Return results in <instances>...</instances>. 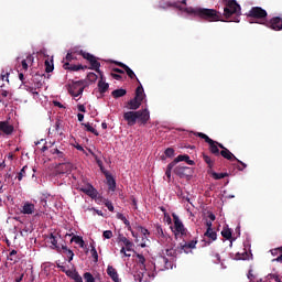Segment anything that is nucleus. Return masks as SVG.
<instances>
[{
    "mask_svg": "<svg viewBox=\"0 0 282 282\" xmlns=\"http://www.w3.org/2000/svg\"><path fill=\"white\" fill-rule=\"evenodd\" d=\"M78 56H83L85 61H88L90 65L89 69H94V72H97V74L102 76V72H100V62H98L96 56L91 55V53H87L83 50L69 51L62 61L63 69L68 72H80V69H87V66H84L83 64H74V61H78Z\"/></svg>",
    "mask_w": 282,
    "mask_h": 282,
    "instance_id": "1",
    "label": "nucleus"
},
{
    "mask_svg": "<svg viewBox=\"0 0 282 282\" xmlns=\"http://www.w3.org/2000/svg\"><path fill=\"white\" fill-rule=\"evenodd\" d=\"M184 12H187V14H194V17H198V19H203V21H208L209 23L221 21V13L215 9L189 7L185 8Z\"/></svg>",
    "mask_w": 282,
    "mask_h": 282,
    "instance_id": "2",
    "label": "nucleus"
},
{
    "mask_svg": "<svg viewBox=\"0 0 282 282\" xmlns=\"http://www.w3.org/2000/svg\"><path fill=\"white\" fill-rule=\"evenodd\" d=\"M123 120H126L128 127H135V124L144 126L151 120V112L147 108L137 111H127L123 113Z\"/></svg>",
    "mask_w": 282,
    "mask_h": 282,
    "instance_id": "3",
    "label": "nucleus"
},
{
    "mask_svg": "<svg viewBox=\"0 0 282 282\" xmlns=\"http://www.w3.org/2000/svg\"><path fill=\"white\" fill-rule=\"evenodd\" d=\"M224 17L225 19H231L234 23H239V17L241 15V6L237 3V0H225ZM234 17V18H232Z\"/></svg>",
    "mask_w": 282,
    "mask_h": 282,
    "instance_id": "4",
    "label": "nucleus"
},
{
    "mask_svg": "<svg viewBox=\"0 0 282 282\" xmlns=\"http://www.w3.org/2000/svg\"><path fill=\"white\" fill-rule=\"evenodd\" d=\"M195 135H197V138H200L202 140H205V142L207 144H209V152L215 155L216 158H219L221 151H219V148H218V142L210 139V137H208L206 133L204 132H197L195 133Z\"/></svg>",
    "mask_w": 282,
    "mask_h": 282,
    "instance_id": "5",
    "label": "nucleus"
},
{
    "mask_svg": "<svg viewBox=\"0 0 282 282\" xmlns=\"http://www.w3.org/2000/svg\"><path fill=\"white\" fill-rule=\"evenodd\" d=\"M154 270H159V272H164V270H173V261L169 260V258L164 256H160L154 262Z\"/></svg>",
    "mask_w": 282,
    "mask_h": 282,
    "instance_id": "6",
    "label": "nucleus"
},
{
    "mask_svg": "<svg viewBox=\"0 0 282 282\" xmlns=\"http://www.w3.org/2000/svg\"><path fill=\"white\" fill-rule=\"evenodd\" d=\"M247 17H248V19H254L256 21H263V20L268 19V11H265L261 7H252L249 10Z\"/></svg>",
    "mask_w": 282,
    "mask_h": 282,
    "instance_id": "7",
    "label": "nucleus"
},
{
    "mask_svg": "<svg viewBox=\"0 0 282 282\" xmlns=\"http://www.w3.org/2000/svg\"><path fill=\"white\" fill-rule=\"evenodd\" d=\"M173 219H174V235L175 238L177 239V236L181 235V237H186L188 235V229L184 227V223L180 220V217L175 214H173Z\"/></svg>",
    "mask_w": 282,
    "mask_h": 282,
    "instance_id": "8",
    "label": "nucleus"
},
{
    "mask_svg": "<svg viewBox=\"0 0 282 282\" xmlns=\"http://www.w3.org/2000/svg\"><path fill=\"white\" fill-rule=\"evenodd\" d=\"M83 91H85V82L78 80L74 82L68 86V94L74 96V98H78V96H83Z\"/></svg>",
    "mask_w": 282,
    "mask_h": 282,
    "instance_id": "9",
    "label": "nucleus"
},
{
    "mask_svg": "<svg viewBox=\"0 0 282 282\" xmlns=\"http://www.w3.org/2000/svg\"><path fill=\"white\" fill-rule=\"evenodd\" d=\"M220 155L221 158H224L225 160H229V162H238V164H241V166H238V171H243V169H247V164L243 163L241 160L237 159V156H235V154H232V152H230V150H221L220 151Z\"/></svg>",
    "mask_w": 282,
    "mask_h": 282,
    "instance_id": "10",
    "label": "nucleus"
},
{
    "mask_svg": "<svg viewBox=\"0 0 282 282\" xmlns=\"http://www.w3.org/2000/svg\"><path fill=\"white\" fill-rule=\"evenodd\" d=\"M174 173L181 178L193 177V167L178 165L174 169Z\"/></svg>",
    "mask_w": 282,
    "mask_h": 282,
    "instance_id": "11",
    "label": "nucleus"
},
{
    "mask_svg": "<svg viewBox=\"0 0 282 282\" xmlns=\"http://www.w3.org/2000/svg\"><path fill=\"white\" fill-rule=\"evenodd\" d=\"M262 25H265L267 28H270L271 30H274L275 32H281V30H282V18L281 17H274L269 22L262 23Z\"/></svg>",
    "mask_w": 282,
    "mask_h": 282,
    "instance_id": "12",
    "label": "nucleus"
},
{
    "mask_svg": "<svg viewBox=\"0 0 282 282\" xmlns=\"http://www.w3.org/2000/svg\"><path fill=\"white\" fill-rule=\"evenodd\" d=\"M80 191L91 199H102V197H98V189H96L91 184H88L86 187H82Z\"/></svg>",
    "mask_w": 282,
    "mask_h": 282,
    "instance_id": "13",
    "label": "nucleus"
},
{
    "mask_svg": "<svg viewBox=\"0 0 282 282\" xmlns=\"http://www.w3.org/2000/svg\"><path fill=\"white\" fill-rule=\"evenodd\" d=\"M115 64H117L118 67H121V69H123L126 72L127 76L129 78H131V80H133V78H135L137 83L140 84V79H138L133 69H131L127 64H124L122 62H115Z\"/></svg>",
    "mask_w": 282,
    "mask_h": 282,
    "instance_id": "14",
    "label": "nucleus"
},
{
    "mask_svg": "<svg viewBox=\"0 0 282 282\" xmlns=\"http://www.w3.org/2000/svg\"><path fill=\"white\" fill-rule=\"evenodd\" d=\"M43 80H45V75L36 73L32 76L29 85H34L35 89H41V87H43Z\"/></svg>",
    "mask_w": 282,
    "mask_h": 282,
    "instance_id": "15",
    "label": "nucleus"
},
{
    "mask_svg": "<svg viewBox=\"0 0 282 282\" xmlns=\"http://www.w3.org/2000/svg\"><path fill=\"white\" fill-rule=\"evenodd\" d=\"M140 107H142V101H140V99L137 97L130 99L126 104V109H129L130 111H138V109H140Z\"/></svg>",
    "mask_w": 282,
    "mask_h": 282,
    "instance_id": "16",
    "label": "nucleus"
},
{
    "mask_svg": "<svg viewBox=\"0 0 282 282\" xmlns=\"http://www.w3.org/2000/svg\"><path fill=\"white\" fill-rule=\"evenodd\" d=\"M178 162H186L189 166H195V161L191 160L188 154H180L172 161L174 165L178 164Z\"/></svg>",
    "mask_w": 282,
    "mask_h": 282,
    "instance_id": "17",
    "label": "nucleus"
},
{
    "mask_svg": "<svg viewBox=\"0 0 282 282\" xmlns=\"http://www.w3.org/2000/svg\"><path fill=\"white\" fill-rule=\"evenodd\" d=\"M50 153L52 155H55V158L57 160H59L61 162H65V149L52 147L51 150H50Z\"/></svg>",
    "mask_w": 282,
    "mask_h": 282,
    "instance_id": "18",
    "label": "nucleus"
},
{
    "mask_svg": "<svg viewBox=\"0 0 282 282\" xmlns=\"http://www.w3.org/2000/svg\"><path fill=\"white\" fill-rule=\"evenodd\" d=\"M34 210H36L34 204L30 202H25L21 207L20 213L22 215H34Z\"/></svg>",
    "mask_w": 282,
    "mask_h": 282,
    "instance_id": "19",
    "label": "nucleus"
},
{
    "mask_svg": "<svg viewBox=\"0 0 282 282\" xmlns=\"http://www.w3.org/2000/svg\"><path fill=\"white\" fill-rule=\"evenodd\" d=\"M196 246H197V240H192L189 242H185L184 245L180 243V254H182V252H185V254H188V250L195 249Z\"/></svg>",
    "mask_w": 282,
    "mask_h": 282,
    "instance_id": "20",
    "label": "nucleus"
},
{
    "mask_svg": "<svg viewBox=\"0 0 282 282\" xmlns=\"http://www.w3.org/2000/svg\"><path fill=\"white\" fill-rule=\"evenodd\" d=\"M0 131L6 133V135H12L14 132V127L9 124L8 121H0Z\"/></svg>",
    "mask_w": 282,
    "mask_h": 282,
    "instance_id": "21",
    "label": "nucleus"
},
{
    "mask_svg": "<svg viewBox=\"0 0 282 282\" xmlns=\"http://www.w3.org/2000/svg\"><path fill=\"white\" fill-rule=\"evenodd\" d=\"M105 177H106V182H107V186H108L109 191H111V193H115L116 192V178H113V176L110 173H106Z\"/></svg>",
    "mask_w": 282,
    "mask_h": 282,
    "instance_id": "22",
    "label": "nucleus"
},
{
    "mask_svg": "<svg viewBox=\"0 0 282 282\" xmlns=\"http://www.w3.org/2000/svg\"><path fill=\"white\" fill-rule=\"evenodd\" d=\"M107 274L113 282H120V278L118 276V271L112 265H108Z\"/></svg>",
    "mask_w": 282,
    "mask_h": 282,
    "instance_id": "23",
    "label": "nucleus"
},
{
    "mask_svg": "<svg viewBox=\"0 0 282 282\" xmlns=\"http://www.w3.org/2000/svg\"><path fill=\"white\" fill-rule=\"evenodd\" d=\"M271 254L272 257H276L272 260L273 263L274 261H276L278 263H282V247L271 249Z\"/></svg>",
    "mask_w": 282,
    "mask_h": 282,
    "instance_id": "24",
    "label": "nucleus"
},
{
    "mask_svg": "<svg viewBox=\"0 0 282 282\" xmlns=\"http://www.w3.org/2000/svg\"><path fill=\"white\" fill-rule=\"evenodd\" d=\"M34 63V56L33 55H28L25 59H22L21 65H22V69H24V72H28L30 65H33Z\"/></svg>",
    "mask_w": 282,
    "mask_h": 282,
    "instance_id": "25",
    "label": "nucleus"
},
{
    "mask_svg": "<svg viewBox=\"0 0 282 282\" xmlns=\"http://www.w3.org/2000/svg\"><path fill=\"white\" fill-rule=\"evenodd\" d=\"M166 257H171L172 261H175L177 259V254H180V247L174 249L173 247L165 249Z\"/></svg>",
    "mask_w": 282,
    "mask_h": 282,
    "instance_id": "26",
    "label": "nucleus"
},
{
    "mask_svg": "<svg viewBox=\"0 0 282 282\" xmlns=\"http://www.w3.org/2000/svg\"><path fill=\"white\" fill-rule=\"evenodd\" d=\"M145 96L147 95L144 94V87H142V84H139V86L135 89L134 98H138L141 102H143Z\"/></svg>",
    "mask_w": 282,
    "mask_h": 282,
    "instance_id": "27",
    "label": "nucleus"
},
{
    "mask_svg": "<svg viewBox=\"0 0 282 282\" xmlns=\"http://www.w3.org/2000/svg\"><path fill=\"white\" fill-rule=\"evenodd\" d=\"M119 241H121V243H124L127 252H131L133 248V242L128 240V238L122 235H119Z\"/></svg>",
    "mask_w": 282,
    "mask_h": 282,
    "instance_id": "28",
    "label": "nucleus"
},
{
    "mask_svg": "<svg viewBox=\"0 0 282 282\" xmlns=\"http://www.w3.org/2000/svg\"><path fill=\"white\" fill-rule=\"evenodd\" d=\"M203 160L205 164H207V167L209 169L208 171H213L215 166V159L210 158L208 154L203 153Z\"/></svg>",
    "mask_w": 282,
    "mask_h": 282,
    "instance_id": "29",
    "label": "nucleus"
},
{
    "mask_svg": "<svg viewBox=\"0 0 282 282\" xmlns=\"http://www.w3.org/2000/svg\"><path fill=\"white\" fill-rule=\"evenodd\" d=\"M74 165H72V163L66 162V163H61L58 169H59V173L65 174V173H72V169Z\"/></svg>",
    "mask_w": 282,
    "mask_h": 282,
    "instance_id": "30",
    "label": "nucleus"
},
{
    "mask_svg": "<svg viewBox=\"0 0 282 282\" xmlns=\"http://www.w3.org/2000/svg\"><path fill=\"white\" fill-rule=\"evenodd\" d=\"M156 235H158V237H159V239L161 240V241H164V239L166 240V241H171V237H169V236H166L165 234H164V229H162V226H160V225H158L156 226Z\"/></svg>",
    "mask_w": 282,
    "mask_h": 282,
    "instance_id": "31",
    "label": "nucleus"
},
{
    "mask_svg": "<svg viewBox=\"0 0 282 282\" xmlns=\"http://www.w3.org/2000/svg\"><path fill=\"white\" fill-rule=\"evenodd\" d=\"M112 98L118 99V98H123V96H127V89L124 88H119V89H115L111 93Z\"/></svg>",
    "mask_w": 282,
    "mask_h": 282,
    "instance_id": "32",
    "label": "nucleus"
},
{
    "mask_svg": "<svg viewBox=\"0 0 282 282\" xmlns=\"http://www.w3.org/2000/svg\"><path fill=\"white\" fill-rule=\"evenodd\" d=\"M98 89H99V93L101 94H107V91L109 90V84L102 80V77L98 82Z\"/></svg>",
    "mask_w": 282,
    "mask_h": 282,
    "instance_id": "33",
    "label": "nucleus"
},
{
    "mask_svg": "<svg viewBox=\"0 0 282 282\" xmlns=\"http://www.w3.org/2000/svg\"><path fill=\"white\" fill-rule=\"evenodd\" d=\"M236 259H238L239 261H250V259H252V253L243 251L242 253H237Z\"/></svg>",
    "mask_w": 282,
    "mask_h": 282,
    "instance_id": "34",
    "label": "nucleus"
},
{
    "mask_svg": "<svg viewBox=\"0 0 282 282\" xmlns=\"http://www.w3.org/2000/svg\"><path fill=\"white\" fill-rule=\"evenodd\" d=\"M209 175H212V177L214 180H224V177H228L230 174L228 173H217L215 171H208Z\"/></svg>",
    "mask_w": 282,
    "mask_h": 282,
    "instance_id": "35",
    "label": "nucleus"
},
{
    "mask_svg": "<svg viewBox=\"0 0 282 282\" xmlns=\"http://www.w3.org/2000/svg\"><path fill=\"white\" fill-rule=\"evenodd\" d=\"M204 236L210 239V241H217V231H214V229H207Z\"/></svg>",
    "mask_w": 282,
    "mask_h": 282,
    "instance_id": "36",
    "label": "nucleus"
},
{
    "mask_svg": "<svg viewBox=\"0 0 282 282\" xmlns=\"http://www.w3.org/2000/svg\"><path fill=\"white\" fill-rule=\"evenodd\" d=\"M28 165H24L20 172L18 173V175L15 176V180H18V182H22L23 181V177H26L28 175Z\"/></svg>",
    "mask_w": 282,
    "mask_h": 282,
    "instance_id": "37",
    "label": "nucleus"
},
{
    "mask_svg": "<svg viewBox=\"0 0 282 282\" xmlns=\"http://www.w3.org/2000/svg\"><path fill=\"white\" fill-rule=\"evenodd\" d=\"M48 241L50 243H52V246H54V248L61 252V247H58V239L56 238V236H54V234H51L48 237Z\"/></svg>",
    "mask_w": 282,
    "mask_h": 282,
    "instance_id": "38",
    "label": "nucleus"
},
{
    "mask_svg": "<svg viewBox=\"0 0 282 282\" xmlns=\"http://www.w3.org/2000/svg\"><path fill=\"white\" fill-rule=\"evenodd\" d=\"M221 237L227 240L232 239V230H230V228L228 227H224V229L221 230Z\"/></svg>",
    "mask_w": 282,
    "mask_h": 282,
    "instance_id": "39",
    "label": "nucleus"
},
{
    "mask_svg": "<svg viewBox=\"0 0 282 282\" xmlns=\"http://www.w3.org/2000/svg\"><path fill=\"white\" fill-rule=\"evenodd\" d=\"M70 241H74L79 248H85V240L80 236H74Z\"/></svg>",
    "mask_w": 282,
    "mask_h": 282,
    "instance_id": "40",
    "label": "nucleus"
},
{
    "mask_svg": "<svg viewBox=\"0 0 282 282\" xmlns=\"http://www.w3.org/2000/svg\"><path fill=\"white\" fill-rule=\"evenodd\" d=\"M175 169V163L171 162L167 164L166 171H165V176L167 178V182H171V172Z\"/></svg>",
    "mask_w": 282,
    "mask_h": 282,
    "instance_id": "41",
    "label": "nucleus"
},
{
    "mask_svg": "<svg viewBox=\"0 0 282 282\" xmlns=\"http://www.w3.org/2000/svg\"><path fill=\"white\" fill-rule=\"evenodd\" d=\"M83 127L86 128V131H88L89 133H94V135H100V133H98V130H96L94 127H91V124L88 123H82Z\"/></svg>",
    "mask_w": 282,
    "mask_h": 282,
    "instance_id": "42",
    "label": "nucleus"
},
{
    "mask_svg": "<svg viewBox=\"0 0 282 282\" xmlns=\"http://www.w3.org/2000/svg\"><path fill=\"white\" fill-rule=\"evenodd\" d=\"M83 276L85 282H96V278H94L91 272H85Z\"/></svg>",
    "mask_w": 282,
    "mask_h": 282,
    "instance_id": "43",
    "label": "nucleus"
},
{
    "mask_svg": "<svg viewBox=\"0 0 282 282\" xmlns=\"http://www.w3.org/2000/svg\"><path fill=\"white\" fill-rule=\"evenodd\" d=\"M269 281H275V282H282L281 281V275L276 274V273H269L267 275Z\"/></svg>",
    "mask_w": 282,
    "mask_h": 282,
    "instance_id": "44",
    "label": "nucleus"
},
{
    "mask_svg": "<svg viewBox=\"0 0 282 282\" xmlns=\"http://www.w3.org/2000/svg\"><path fill=\"white\" fill-rule=\"evenodd\" d=\"M44 65H45L46 74H50V73L54 72V64L53 63H50V61L46 59L44 62Z\"/></svg>",
    "mask_w": 282,
    "mask_h": 282,
    "instance_id": "45",
    "label": "nucleus"
},
{
    "mask_svg": "<svg viewBox=\"0 0 282 282\" xmlns=\"http://www.w3.org/2000/svg\"><path fill=\"white\" fill-rule=\"evenodd\" d=\"M90 247H91L90 249L91 257L95 263H98V251L96 250V247H94V245H90Z\"/></svg>",
    "mask_w": 282,
    "mask_h": 282,
    "instance_id": "46",
    "label": "nucleus"
},
{
    "mask_svg": "<svg viewBox=\"0 0 282 282\" xmlns=\"http://www.w3.org/2000/svg\"><path fill=\"white\" fill-rule=\"evenodd\" d=\"M31 82H24L23 87L25 89V91H29L30 94H32V91H34L35 86H32V84H30Z\"/></svg>",
    "mask_w": 282,
    "mask_h": 282,
    "instance_id": "47",
    "label": "nucleus"
},
{
    "mask_svg": "<svg viewBox=\"0 0 282 282\" xmlns=\"http://www.w3.org/2000/svg\"><path fill=\"white\" fill-rule=\"evenodd\" d=\"M104 204L106 206V208H108V210L110 213H113L115 208H113V203H111V200L109 199H104Z\"/></svg>",
    "mask_w": 282,
    "mask_h": 282,
    "instance_id": "48",
    "label": "nucleus"
},
{
    "mask_svg": "<svg viewBox=\"0 0 282 282\" xmlns=\"http://www.w3.org/2000/svg\"><path fill=\"white\" fill-rule=\"evenodd\" d=\"M57 268L61 270V272H64L67 276L72 275V271L67 270L65 265L57 264Z\"/></svg>",
    "mask_w": 282,
    "mask_h": 282,
    "instance_id": "49",
    "label": "nucleus"
},
{
    "mask_svg": "<svg viewBox=\"0 0 282 282\" xmlns=\"http://www.w3.org/2000/svg\"><path fill=\"white\" fill-rule=\"evenodd\" d=\"M87 78L90 80V83H96L98 80V75H96V73H89Z\"/></svg>",
    "mask_w": 282,
    "mask_h": 282,
    "instance_id": "50",
    "label": "nucleus"
},
{
    "mask_svg": "<svg viewBox=\"0 0 282 282\" xmlns=\"http://www.w3.org/2000/svg\"><path fill=\"white\" fill-rule=\"evenodd\" d=\"M64 254H66V257L68 259V263H72V261H74V251H72L69 249V250H66V252Z\"/></svg>",
    "mask_w": 282,
    "mask_h": 282,
    "instance_id": "51",
    "label": "nucleus"
},
{
    "mask_svg": "<svg viewBox=\"0 0 282 282\" xmlns=\"http://www.w3.org/2000/svg\"><path fill=\"white\" fill-rule=\"evenodd\" d=\"M13 257H17V250H11L9 256H8V260L9 261H13V263H17V259H14Z\"/></svg>",
    "mask_w": 282,
    "mask_h": 282,
    "instance_id": "52",
    "label": "nucleus"
},
{
    "mask_svg": "<svg viewBox=\"0 0 282 282\" xmlns=\"http://www.w3.org/2000/svg\"><path fill=\"white\" fill-rule=\"evenodd\" d=\"M164 153L166 158H173V155H175V150L173 148H167Z\"/></svg>",
    "mask_w": 282,
    "mask_h": 282,
    "instance_id": "53",
    "label": "nucleus"
},
{
    "mask_svg": "<svg viewBox=\"0 0 282 282\" xmlns=\"http://www.w3.org/2000/svg\"><path fill=\"white\" fill-rule=\"evenodd\" d=\"M72 279L75 281V282H83V276H80L78 274V272H74L73 275H72Z\"/></svg>",
    "mask_w": 282,
    "mask_h": 282,
    "instance_id": "54",
    "label": "nucleus"
},
{
    "mask_svg": "<svg viewBox=\"0 0 282 282\" xmlns=\"http://www.w3.org/2000/svg\"><path fill=\"white\" fill-rule=\"evenodd\" d=\"M97 164L104 175H106V173H109V171L105 170V166L102 165V161L97 160Z\"/></svg>",
    "mask_w": 282,
    "mask_h": 282,
    "instance_id": "55",
    "label": "nucleus"
},
{
    "mask_svg": "<svg viewBox=\"0 0 282 282\" xmlns=\"http://www.w3.org/2000/svg\"><path fill=\"white\" fill-rule=\"evenodd\" d=\"M137 259H139V263H141L142 268H144V263L147 262V259L144 258V256L138 253Z\"/></svg>",
    "mask_w": 282,
    "mask_h": 282,
    "instance_id": "56",
    "label": "nucleus"
},
{
    "mask_svg": "<svg viewBox=\"0 0 282 282\" xmlns=\"http://www.w3.org/2000/svg\"><path fill=\"white\" fill-rule=\"evenodd\" d=\"M102 237L105 239H111V237H113V232L111 230H106L104 231Z\"/></svg>",
    "mask_w": 282,
    "mask_h": 282,
    "instance_id": "57",
    "label": "nucleus"
},
{
    "mask_svg": "<svg viewBox=\"0 0 282 282\" xmlns=\"http://www.w3.org/2000/svg\"><path fill=\"white\" fill-rule=\"evenodd\" d=\"M142 279H144V273H135L134 274V281L142 282Z\"/></svg>",
    "mask_w": 282,
    "mask_h": 282,
    "instance_id": "58",
    "label": "nucleus"
},
{
    "mask_svg": "<svg viewBox=\"0 0 282 282\" xmlns=\"http://www.w3.org/2000/svg\"><path fill=\"white\" fill-rule=\"evenodd\" d=\"M138 230H141V235H143V237H147V235H150L149 229H147L142 226H139Z\"/></svg>",
    "mask_w": 282,
    "mask_h": 282,
    "instance_id": "59",
    "label": "nucleus"
},
{
    "mask_svg": "<svg viewBox=\"0 0 282 282\" xmlns=\"http://www.w3.org/2000/svg\"><path fill=\"white\" fill-rule=\"evenodd\" d=\"M247 276H248V279H249L250 282H253V281H254V273H253L252 269H250V270L248 271Z\"/></svg>",
    "mask_w": 282,
    "mask_h": 282,
    "instance_id": "60",
    "label": "nucleus"
},
{
    "mask_svg": "<svg viewBox=\"0 0 282 282\" xmlns=\"http://www.w3.org/2000/svg\"><path fill=\"white\" fill-rule=\"evenodd\" d=\"M110 76L115 78V80H122V75L120 74L111 73Z\"/></svg>",
    "mask_w": 282,
    "mask_h": 282,
    "instance_id": "61",
    "label": "nucleus"
},
{
    "mask_svg": "<svg viewBox=\"0 0 282 282\" xmlns=\"http://www.w3.org/2000/svg\"><path fill=\"white\" fill-rule=\"evenodd\" d=\"M78 111H80L82 113H86L87 112V108H85V105H78L77 106Z\"/></svg>",
    "mask_w": 282,
    "mask_h": 282,
    "instance_id": "62",
    "label": "nucleus"
},
{
    "mask_svg": "<svg viewBox=\"0 0 282 282\" xmlns=\"http://www.w3.org/2000/svg\"><path fill=\"white\" fill-rule=\"evenodd\" d=\"M124 226H127L128 230H131V223L126 218L123 220Z\"/></svg>",
    "mask_w": 282,
    "mask_h": 282,
    "instance_id": "63",
    "label": "nucleus"
},
{
    "mask_svg": "<svg viewBox=\"0 0 282 282\" xmlns=\"http://www.w3.org/2000/svg\"><path fill=\"white\" fill-rule=\"evenodd\" d=\"M112 72H115V74H124V70L120 68H112Z\"/></svg>",
    "mask_w": 282,
    "mask_h": 282,
    "instance_id": "64",
    "label": "nucleus"
}]
</instances>
